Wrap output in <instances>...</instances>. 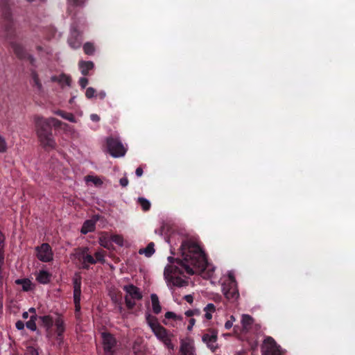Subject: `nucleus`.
Segmentation results:
<instances>
[{
	"label": "nucleus",
	"mask_w": 355,
	"mask_h": 355,
	"mask_svg": "<svg viewBox=\"0 0 355 355\" xmlns=\"http://www.w3.org/2000/svg\"><path fill=\"white\" fill-rule=\"evenodd\" d=\"M181 252L182 259L177 260L168 257L169 263L164 268V278L170 290L188 285L189 279L183 275V270L189 275L204 273V277L207 278L213 276L215 268L207 263L204 252L196 243L183 242Z\"/></svg>",
	"instance_id": "f257e3e1"
},
{
	"label": "nucleus",
	"mask_w": 355,
	"mask_h": 355,
	"mask_svg": "<svg viewBox=\"0 0 355 355\" xmlns=\"http://www.w3.org/2000/svg\"><path fill=\"white\" fill-rule=\"evenodd\" d=\"M35 130L41 146L46 150H52L56 147L55 141L51 130L35 124Z\"/></svg>",
	"instance_id": "f03ea898"
},
{
	"label": "nucleus",
	"mask_w": 355,
	"mask_h": 355,
	"mask_svg": "<svg viewBox=\"0 0 355 355\" xmlns=\"http://www.w3.org/2000/svg\"><path fill=\"white\" fill-rule=\"evenodd\" d=\"M222 291L228 300H236L239 293L236 282L232 272H229L227 279L222 284Z\"/></svg>",
	"instance_id": "7ed1b4c3"
},
{
	"label": "nucleus",
	"mask_w": 355,
	"mask_h": 355,
	"mask_svg": "<svg viewBox=\"0 0 355 355\" xmlns=\"http://www.w3.org/2000/svg\"><path fill=\"white\" fill-rule=\"evenodd\" d=\"M123 290L125 292V304L128 309H131L135 306L137 301L141 300L142 293L140 289L133 284L124 286Z\"/></svg>",
	"instance_id": "20e7f679"
},
{
	"label": "nucleus",
	"mask_w": 355,
	"mask_h": 355,
	"mask_svg": "<svg viewBox=\"0 0 355 355\" xmlns=\"http://www.w3.org/2000/svg\"><path fill=\"white\" fill-rule=\"evenodd\" d=\"M146 320L148 325L158 340L162 341L168 336L166 329L160 325L155 317L148 313L146 315Z\"/></svg>",
	"instance_id": "39448f33"
},
{
	"label": "nucleus",
	"mask_w": 355,
	"mask_h": 355,
	"mask_svg": "<svg viewBox=\"0 0 355 355\" xmlns=\"http://www.w3.org/2000/svg\"><path fill=\"white\" fill-rule=\"evenodd\" d=\"M106 142L108 151L112 157H121L125 155L126 148L118 138L108 137Z\"/></svg>",
	"instance_id": "423d86ee"
},
{
	"label": "nucleus",
	"mask_w": 355,
	"mask_h": 355,
	"mask_svg": "<svg viewBox=\"0 0 355 355\" xmlns=\"http://www.w3.org/2000/svg\"><path fill=\"white\" fill-rule=\"evenodd\" d=\"M262 355H283L284 350L272 337H267L261 347Z\"/></svg>",
	"instance_id": "0eeeda50"
},
{
	"label": "nucleus",
	"mask_w": 355,
	"mask_h": 355,
	"mask_svg": "<svg viewBox=\"0 0 355 355\" xmlns=\"http://www.w3.org/2000/svg\"><path fill=\"white\" fill-rule=\"evenodd\" d=\"M36 256L42 262H49L53 259V252L48 243H42L36 247Z\"/></svg>",
	"instance_id": "6e6552de"
},
{
	"label": "nucleus",
	"mask_w": 355,
	"mask_h": 355,
	"mask_svg": "<svg viewBox=\"0 0 355 355\" xmlns=\"http://www.w3.org/2000/svg\"><path fill=\"white\" fill-rule=\"evenodd\" d=\"M164 316L165 319L163 322L166 325L176 328H181L184 325L183 316L181 315H178L173 311H167Z\"/></svg>",
	"instance_id": "1a4fd4ad"
},
{
	"label": "nucleus",
	"mask_w": 355,
	"mask_h": 355,
	"mask_svg": "<svg viewBox=\"0 0 355 355\" xmlns=\"http://www.w3.org/2000/svg\"><path fill=\"white\" fill-rule=\"evenodd\" d=\"M103 350L106 355H112L114 350V348L116 344L114 337L109 333L103 332L101 334Z\"/></svg>",
	"instance_id": "9d476101"
},
{
	"label": "nucleus",
	"mask_w": 355,
	"mask_h": 355,
	"mask_svg": "<svg viewBox=\"0 0 355 355\" xmlns=\"http://www.w3.org/2000/svg\"><path fill=\"white\" fill-rule=\"evenodd\" d=\"M35 124H38V125L43 126L47 129L51 130V126H60L62 123L61 122L53 117H50L48 119H45L41 116L35 117Z\"/></svg>",
	"instance_id": "9b49d317"
},
{
	"label": "nucleus",
	"mask_w": 355,
	"mask_h": 355,
	"mask_svg": "<svg viewBox=\"0 0 355 355\" xmlns=\"http://www.w3.org/2000/svg\"><path fill=\"white\" fill-rule=\"evenodd\" d=\"M80 296H81V282L80 278H75L73 280V300L76 311L80 309Z\"/></svg>",
	"instance_id": "f8f14e48"
},
{
	"label": "nucleus",
	"mask_w": 355,
	"mask_h": 355,
	"mask_svg": "<svg viewBox=\"0 0 355 355\" xmlns=\"http://www.w3.org/2000/svg\"><path fill=\"white\" fill-rule=\"evenodd\" d=\"M180 355H196L193 340L190 338L182 340Z\"/></svg>",
	"instance_id": "ddd939ff"
},
{
	"label": "nucleus",
	"mask_w": 355,
	"mask_h": 355,
	"mask_svg": "<svg viewBox=\"0 0 355 355\" xmlns=\"http://www.w3.org/2000/svg\"><path fill=\"white\" fill-rule=\"evenodd\" d=\"M202 339L212 352H214L218 348L217 334L216 333L205 334Z\"/></svg>",
	"instance_id": "4468645a"
},
{
	"label": "nucleus",
	"mask_w": 355,
	"mask_h": 355,
	"mask_svg": "<svg viewBox=\"0 0 355 355\" xmlns=\"http://www.w3.org/2000/svg\"><path fill=\"white\" fill-rule=\"evenodd\" d=\"M98 242L101 246L108 250L113 248L112 235H110L108 233H102L99 236Z\"/></svg>",
	"instance_id": "2eb2a0df"
},
{
	"label": "nucleus",
	"mask_w": 355,
	"mask_h": 355,
	"mask_svg": "<svg viewBox=\"0 0 355 355\" xmlns=\"http://www.w3.org/2000/svg\"><path fill=\"white\" fill-rule=\"evenodd\" d=\"M98 219V217L95 216L94 219L86 220L81 228V233L86 234L88 232L94 231L95 229V223Z\"/></svg>",
	"instance_id": "dca6fc26"
},
{
	"label": "nucleus",
	"mask_w": 355,
	"mask_h": 355,
	"mask_svg": "<svg viewBox=\"0 0 355 355\" xmlns=\"http://www.w3.org/2000/svg\"><path fill=\"white\" fill-rule=\"evenodd\" d=\"M53 82H58L61 87L70 86L71 79L65 74H60L58 76H53L51 78Z\"/></svg>",
	"instance_id": "f3484780"
},
{
	"label": "nucleus",
	"mask_w": 355,
	"mask_h": 355,
	"mask_svg": "<svg viewBox=\"0 0 355 355\" xmlns=\"http://www.w3.org/2000/svg\"><path fill=\"white\" fill-rule=\"evenodd\" d=\"M54 324L55 326V332L58 335V339L61 340V336L65 330L64 322L61 318L58 317L55 320Z\"/></svg>",
	"instance_id": "a211bd4d"
},
{
	"label": "nucleus",
	"mask_w": 355,
	"mask_h": 355,
	"mask_svg": "<svg viewBox=\"0 0 355 355\" xmlns=\"http://www.w3.org/2000/svg\"><path fill=\"white\" fill-rule=\"evenodd\" d=\"M40 320H42L44 327L46 328L48 336H51V329L55 323V320L49 315L42 316L40 318Z\"/></svg>",
	"instance_id": "6ab92c4d"
},
{
	"label": "nucleus",
	"mask_w": 355,
	"mask_h": 355,
	"mask_svg": "<svg viewBox=\"0 0 355 355\" xmlns=\"http://www.w3.org/2000/svg\"><path fill=\"white\" fill-rule=\"evenodd\" d=\"M78 34L76 30H75V29L71 30V35L69 39V45L72 48L76 49L80 46V44H81L80 40L76 38L78 37Z\"/></svg>",
	"instance_id": "aec40b11"
},
{
	"label": "nucleus",
	"mask_w": 355,
	"mask_h": 355,
	"mask_svg": "<svg viewBox=\"0 0 355 355\" xmlns=\"http://www.w3.org/2000/svg\"><path fill=\"white\" fill-rule=\"evenodd\" d=\"M51 274L46 270H40L36 275V279L40 284H47L49 282Z\"/></svg>",
	"instance_id": "412c9836"
},
{
	"label": "nucleus",
	"mask_w": 355,
	"mask_h": 355,
	"mask_svg": "<svg viewBox=\"0 0 355 355\" xmlns=\"http://www.w3.org/2000/svg\"><path fill=\"white\" fill-rule=\"evenodd\" d=\"M15 283L18 285H21L22 289L24 291H29L33 288V285L28 279H18L15 280Z\"/></svg>",
	"instance_id": "4be33fe9"
},
{
	"label": "nucleus",
	"mask_w": 355,
	"mask_h": 355,
	"mask_svg": "<svg viewBox=\"0 0 355 355\" xmlns=\"http://www.w3.org/2000/svg\"><path fill=\"white\" fill-rule=\"evenodd\" d=\"M150 299L153 312L156 314L159 313L161 312L162 307L157 295L156 294H151Z\"/></svg>",
	"instance_id": "5701e85b"
},
{
	"label": "nucleus",
	"mask_w": 355,
	"mask_h": 355,
	"mask_svg": "<svg viewBox=\"0 0 355 355\" xmlns=\"http://www.w3.org/2000/svg\"><path fill=\"white\" fill-rule=\"evenodd\" d=\"M155 245L153 242L148 244L146 248L140 249L139 254H144L146 257H151L155 253Z\"/></svg>",
	"instance_id": "b1692460"
},
{
	"label": "nucleus",
	"mask_w": 355,
	"mask_h": 355,
	"mask_svg": "<svg viewBox=\"0 0 355 355\" xmlns=\"http://www.w3.org/2000/svg\"><path fill=\"white\" fill-rule=\"evenodd\" d=\"M253 318L248 314H243L241 316V324L244 329H248L253 324Z\"/></svg>",
	"instance_id": "393cba45"
},
{
	"label": "nucleus",
	"mask_w": 355,
	"mask_h": 355,
	"mask_svg": "<svg viewBox=\"0 0 355 355\" xmlns=\"http://www.w3.org/2000/svg\"><path fill=\"white\" fill-rule=\"evenodd\" d=\"M79 67L81 71V73L83 75H87L88 71L93 69L94 63L91 61L89 62H80L79 63Z\"/></svg>",
	"instance_id": "a878e982"
},
{
	"label": "nucleus",
	"mask_w": 355,
	"mask_h": 355,
	"mask_svg": "<svg viewBox=\"0 0 355 355\" xmlns=\"http://www.w3.org/2000/svg\"><path fill=\"white\" fill-rule=\"evenodd\" d=\"M216 307L212 303L208 304L205 308V318L207 320H210L212 318V314L215 312Z\"/></svg>",
	"instance_id": "bb28decb"
},
{
	"label": "nucleus",
	"mask_w": 355,
	"mask_h": 355,
	"mask_svg": "<svg viewBox=\"0 0 355 355\" xmlns=\"http://www.w3.org/2000/svg\"><path fill=\"white\" fill-rule=\"evenodd\" d=\"M55 114L58 115H60L61 117H62L63 119H64L70 122H72V123L77 122L76 117L71 113H67V112H64L62 111H58L55 112Z\"/></svg>",
	"instance_id": "cd10ccee"
},
{
	"label": "nucleus",
	"mask_w": 355,
	"mask_h": 355,
	"mask_svg": "<svg viewBox=\"0 0 355 355\" xmlns=\"http://www.w3.org/2000/svg\"><path fill=\"white\" fill-rule=\"evenodd\" d=\"M31 80H32V82L33 83V85L39 91H42V83H40V81L39 80L37 74L35 71L32 72V73H31Z\"/></svg>",
	"instance_id": "c85d7f7f"
},
{
	"label": "nucleus",
	"mask_w": 355,
	"mask_h": 355,
	"mask_svg": "<svg viewBox=\"0 0 355 355\" xmlns=\"http://www.w3.org/2000/svg\"><path fill=\"white\" fill-rule=\"evenodd\" d=\"M85 180L87 182H92L96 186H101L103 184V181L98 177L96 176L87 175L85 178Z\"/></svg>",
	"instance_id": "c756f323"
},
{
	"label": "nucleus",
	"mask_w": 355,
	"mask_h": 355,
	"mask_svg": "<svg viewBox=\"0 0 355 355\" xmlns=\"http://www.w3.org/2000/svg\"><path fill=\"white\" fill-rule=\"evenodd\" d=\"M112 243H114L119 246H123L125 244V241L123 237L119 234H112Z\"/></svg>",
	"instance_id": "7c9ffc66"
},
{
	"label": "nucleus",
	"mask_w": 355,
	"mask_h": 355,
	"mask_svg": "<svg viewBox=\"0 0 355 355\" xmlns=\"http://www.w3.org/2000/svg\"><path fill=\"white\" fill-rule=\"evenodd\" d=\"M36 315H32L30 318V320L26 322V327L31 331H35L37 329L36 323Z\"/></svg>",
	"instance_id": "2f4dec72"
},
{
	"label": "nucleus",
	"mask_w": 355,
	"mask_h": 355,
	"mask_svg": "<svg viewBox=\"0 0 355 355\" xmlns=\"http://www.w3.org/2000/svg\"><path fill=\"white\" fill-rule=\"evenodd\" d=\"M138 201L144 211H147L150 209V203L146 198H139Z\"/></svg>",
	"instance_id": "473e14b6"
},
{
	"label": "nucleus",
	"mask_w": 355,
	"mask_h": 355,
	"mask_svg": "<svg viewBox=\"0 0 355 355\" xmlns=\"http://www.w3.org/2000/svg\"><path fill=\"white\" fill-rule=\"evenodd\" d=\"M8 145L5 138L0 135V153H3L7 150Z\"/></svg>",
	"instance_id": "72a5a7b5"
},
{
	"label": "nucleus",
	"mask_w": 355,
	"mask_h": 355,
	"mask_svg": "<svg viewBox=\"0 0 355 355\" xmlns=\"http://www.w3.org/2000/svg\"><path fill=\"white\" fill-rule=\"evenodd\" d=\"M83 49H84V51L85 52V53H87L88 55L92 54L94 51V47L93 44L91 43L85 44Z\"/></svg>",
	"instance_id": "f704fd0d"
},
{
	"label": "nucleus",
	"mask_w": 355,
	"mask_h": 355,
	"mask_svg": "<svg viewBox=\"0 0 355 355\" xmlns=\"http://www.w3.org/2000/svg\"><path fill=\"white\" fill-rule=\"evenodd\" d=\"M96 263V260L94 259V258L92 257V256L89 255V254H86L85 256H83V265H85L87 263Z\"/></svg>",
	"instance_id": "c9c22d12"
},
{
	"label": "nucleus",
	"mask_w": 355,
	"mask_h": 355,
	"mask_svg": "<svg viewBox=\"0 0 355 355\" xmlns=\"http://www.w3.org/2000/svg\"><path fill=\"white\" fill-rule=\"evenodd\" d=\"M184 315L187 317H192L194 315H200V311L198 309H194L191 310L186 311L184 313Z\"/></svg>",
	"instance_id": "e433bc0d"
},
{
	"label": "nucleus",
	"mask_w": 355,
	"mask_h": 355,
	"mask_svg": "<svg viewBox=\"0 0 355 355\" xmlns=\"http://www.w3.org/2000/svg\"><path fill=\"white\" fill-rule=\"evenodd\" d=\"M236 321V318L234 315H231L230 317V320H228L225 323V328L226 329H231L232 327H233V324L234 322Z\"/></svg>",
	"instance_id": "4c0bfd02"
},
{
	"label": "nucleus",
	"mask_w": 355,
	"mask_h": 355,
	"mask_svg": "<svg viewBox=\"0 0 355 355\" xmlns=\"http://www.w3.org/2000/svg\"><path fill=\"white\" fill-rule=\"evenodd\" d=\"M162 342L168 349L173 350L174 349V345H173L169 336Z\"/></svg>",
	"instance_id": "58836bf2"
},
{
	"label": "nucleus",
	"mask_w": 355,
	"mask_h": 355,
	"mask_svg": "<svg viewBox=\"0 0 355 355\" xmlns=\"http://www.w3.org/2000/svg\"><path fill=\"white\" fill-rule=\"evenodd\" d=\"M96 93L95 89L93 87H88L85 92V96L88 98H91L94 96Z\"/></svg>",
	"instance_id": "ea45409f"
},
{
	"label": "nucleus",
	"mask_w": 355,
	"mask_h": 355,
	"mask_svg": "<svg viewBox=\"0 0 355 355\" xmlns=\"http://www.w3.org/2000/svg\"><path fill=\"white\" fill-rule=\"evenodd\" d=\"M96 261H103L104 260V253L103 251H98L95 253V259Z\"/></svg>",
	"instance_id": "a19ab883"
},
{
	"label": "nucleus",
	"mask_w": 355,
	"mask_h": 355,
	"mask_svg": "<svg viewBox=\"0 0 355 355\" xmlns=\"http://www.w3.org/2000/svg\"><path fill=\"white\" fill-rule=\"evenodd\" d=\"M26 355H38V352L34 347H29L26 349Z\"/></svg>",
	"instance_id": "79ce46f5"
},
{
	"label": "nucleus",
	"mask_w": 355,
	"mask_h": 355,
	"mask_svg": "<svg viewBox=\"0 0 355 355\" xmlns=\"http://www.w3.org/2000/svg\"><path fill=\"white\" fill-rule=\"evenodd\" d=\"M196 320L194 318H190L189 320V325L187 327V330L189 331H191L195 325Z\"/></svg>",
	"instance_id": "37998d69"
},
{
	"label": "nucleus",
	"mask_w": 355,
	"mask_h": 355,
	"mask_svg": "<svg viewBox=\"0 0 355 355\" xmlns=\"http://www.w3.org/2000/svg\"><path fill=\"white\" fill-rule=\"evenodd\" d=\"M79 83L83 88H85L88 83V80L86 78H81L79 80Z\"/></svg>",
	"instance_id": "c03bdc74"
},
{
	"label": "nucleus",
	"mask_w": 355,
	"mask_h": 355,
	"mask_svg": "<svg viewBox=\"0 0 355 355\" xmlns=\"http://www.w3.org/2000/svg\"><path fill=\"white\" fill-rule=\"evenodd\" d=\"M120 184L125 187L128 184V180L127 178H122L119 180Z\"/></svg>",
	"instance_id": "a18cd8bd"
},
{
	"label": "nucleus",
	"mask_w": 355,
	"mask_h": 355,
	"mask_svg": "<svg viewBox=\"0 0 355 355\" xmlns=\"http://www.w3.org/2000/svg\"><path fill=\"white\" fill-rule=\"evenodd\" d=\"M15 326L18 330H22L24 328V324L22 321H17Z\"/></svg>",
	"instance_id": "49530a36"
},
{
	"label": "nucleus",
	"mask_w": 355,
	"mask_h": 355,
	"mask_svg": "<svg viewBox=\"0 0 355 355\" xmlns=\"http://www.w3.org/2000/svg\"><path fill=\"white\" fill-rule=\"evenodd\" d=\"M184 298L189 304H192L193 302V297L192 295H187Z\"/></svg>",
	"instance_id": "de8ad7c7"
},
{
	"label": "nucleus",
	"mask_w": 355,
	"mask_h": 355,
	"mask_svg": "<svg viewBox=\"0 0 355 355\" xmlns=\"http://www.w3.org/2000/svg\"><path fill=\"white\" fill-rule=\"evenodd\" d=\"M68 1L71 4L80 5L85 1V0H68Z\"/></svg>",
	"instance_id": "09e8293b"
},
{
	"label": "nucleus",
	"mask_w": 355,
	"mask_h": 355,
	"mask_svg": "<svg viewBox=\"0 0 355 355\" xmlns=\"http://www.w3.org/2000/svg\"><path fill=\"white\" fill-rule=\"evenodd\" d=\"M90 119L92 121H95V122H97L100 120V117L96 114H91Z\"/></svg>",
	"instance_id": "8fccbe9b"
},
{
	"label": "nucleus",
	"mask_w": 355,
	"mask_h": 355,
	"mask_svg": "<svg viewBox=\"0 0 355 355\" xmlns=\"http://www.w3.org/2000/svg\"><path fill=\"white\" fill-rule=\"evenodd\" d=\"M134 352L136 354L138 351L140 350V347L138 342H135L132 347Z\"/></svg>",
	"instance_id": "3c124183"
},
{
	"label": "nucleus",
	"mask_w": 355,
	"mask_h": 355,
	"mask_svg": "<svg viewBox=\"0 0 355 355\" xmlns=\"http://www.w3.org/2000/svg\"><path fill=\"white\" fill-rule=\"evenodd\" d=\"M135 173L137 177H141L143 175V169L140 167L136 169Z\"/></svg>",
	"instance_id": "603ef678"
},
{
	"label": "nucleus",
	"mask_w": 355,
	"mask_h": 355,
	"mask_svg": "<svg viewBox=\"0 0 355 355\" xmlns=\"http://www.w3.org/2000/svg\"><path fill=\"white\" fill-rule=\"evenodd\" d=\"M106 96V93L104 91H101L98 93V96L101 98H104Z\"/></svg>",
	"instance_id": "864d4df0"
},
{
	"label": "nucleus",
	"mask_w": 355,
	"mask_h": 355,
	"mask_svg": "<svg viewBox=\"0 0 355 355\" xmlns=\"http://www.w3.org/2000/svg\"><path fill=\"white\" fill-rule=\"evenodd\" d=\"M0 244H4V236L1 232H0Z\"/></svg>",
	"instance_id": "5fc2aeb1"
},
{
	"label": "nucleus",
	"mask_w": 355,
	"mask_h": 355,
	"mask_svg": "<svg viewBox=\"0 0 355 355\" xmlns=\"http://www.w3.org/2000/svg\"><path fill=\"white\" fill-rule=\"evenodd\" d=\"M4 244H0V254H3Z\"/></svg>",
	"instance_id": "6e6d98bb"
},
{
	"label": "nucleus",
	"mask_w": 355,
	"mask_h": 355,
	"mask_svg": "<svg viewBox=\"0 0 355 355\" xmlns=\"http://www.w3.org/2000/svg\"><path fill=\"white\" fill-rule=\"evenodd\" d=\"M22 316H23V318L27 319L28 317V313L26 311L24 312Z\"/></svg>",
	"instance_id": "4d7b16f0"
},
{
	"label": "nucleus",
	"mask_w": 355,
	"mask_h": 355,
	"mask_svg": "<svg viewBox=\"0 0 355 355\" xmlns=\"http://www.w3.org/2000/svg\"><path fill=\"white\" fill-rule=\"evenodd\" d=\"M28 311L29 312L33 313L34 314L33 315H35V309L34 308H30Z\"/></svg>",
	"instance_id": "13d9d810"
}]
</instances>
